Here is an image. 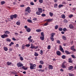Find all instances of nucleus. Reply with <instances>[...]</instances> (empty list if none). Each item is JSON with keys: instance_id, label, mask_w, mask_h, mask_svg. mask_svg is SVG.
<instances>
[{"instance_id": "obj_13", "label": "nucleus", "mask_w": 76, "mask_h": 76, "mask_svg": "<svg viewBox=\"0 0 76 76\" xmlns=\"http://www.w3.org/2000/svg\"><path fill=\"white\" fill-rule=\"evenodd\" d=\"M4 34H10V32L8 31H7L5 32Z\"/></svg>"}, {"instance_id": "obj_27", "label": "nucleus", "mask_w": 76, "mask_h": 76, "mask_svg": "<svg viewBox=\"0 0 76 76\" xmlns=\"http://www.w3.org/2000/svg\"><path fill=\"white\" fill-rule=\"evenodd\" d=\"M25 45H23L22 46L21 48L22 49V50H24V49H25Z\"/></svg>"}, {"instance_id": "obj_49", "label": "nucleus", "mask_w": 76, "mask_h": 76, "mask_svg": "<svg viewBox=\"0 0 76 76\" xmlns=\"http://www.w3.org/2000/svg\"><path fill=\"white\" fill-rule=\"evenodd\" d=\"M69 76H74V75L73 74H71L69 73Z\"/></svg>"}, {"instance_id": "obj_36", "label": "nucleus", "mask_w": 76, "mask_h": 76, "mask_svg": "<svg viewBox=\"0 0 76 76\" xmlns=\"http://www.w3.org/2000/svg\"><path fill=\"white\" fill-rule=\"evenodd\" d=\"M20 60H21V61H22L23 60V57L22 56H20Z\"/></svg>"}, {"instance_id": "obj_33", "label": "nucleus", "mask_w": 76, "mask_h": 76, "mask_svg": "<svg viewBox=\"0 0 76 76\" xmlns=\"http://www.w3.org/2000/svg\"><path fill=\"white\" fill-rule=\"evenodd\" d=\"M49 15L51 17H52L53 16V13L51 12H49Z\"/></svg>"}, {"instance_id": "obj_10", "label": "nucleus", "mask_w": 76, "mask_h": 76, "mask_svg": "<svg viewBox=\"0 0 76 76\" xmlns=\"http://www.w3.org/2000/svg\"><path fill=\"white\" fill-rule=\"evenodd\" d=\"M71 50L73 51H76V49L74 48V46H72L71 48Z\"/></svg>"}, {"instance_id": "obj_29", "label": "nucleus", "mask_w": 76, "mask_h": 76, "mask_svg": "<svg viewBox=\"0 0 76 76\" xmlns=\"http://www.w3.org/2000/svg\"><path fill=\"white\" fill-rule=\"evenodd\" d=\"M57 6H58L57 4H54V7H55V8H57Z\"/></svg>"}, {"instance_id": "obj_58", "label": "nucleus", "mask_w": 76, "mask_h": 76, "mask_svg": "<svg viewBox=\"0 0 76 76\" xmlns=\"http://www.w3.org/2000/svg\"><path fill=\"white\" fill-rule=\"evenodd\" d=\"M30 48H31V49H34V48H35V46H33L31 47Z\"/></svg>"}, {"instance_id": "obj_11", "label": "nucleus", "mask_w": 76, "mask_h": 76, "mask_svg": "<svg viewBox=\"0 0 76 76\" xmlns=\"http://www.w3.org/2000/svg\"><path fill=\"white\" fill-rule=\"evenodd\" d=\"M44 36H40V39L42 41H44Z\"/></svg>"}, {"instance_id": "obj_46", "label": "nucleus", "mask_w": 76, "mask_h": 76, "mask_svg": "<svg viewBox=\"0 0 76 76\" xmlns=\"http://www.w3.org/2000/svg\"><path fill=\"white\" fill-rule=\"evenodd\" d=\"M64 23H67L68 22V21H67V20L66 19H64Z\"/></svg>"}, {"instance_id": "obj_39", "label": "nucleus", "mask_w": 76, "mask_h": 76, "mask_svg": "<svg viewBox=\"0 0 76 76\" xmlns=\"http://www.w3.org/2000/svg\"><path fill=\"white\" fill-rule=\"evenodd\" d=\"M4 35L5 38H7L9 37V36H8V35H7V34H4Z\"/></svg>"}, {"instance_id": "obj_16", "label": "nucleus", "mask_w": 76, "mask_h": 76, "mask_svg": "<svg viewBox=\"0 0 76 76\" xmlns=\"http://www.w3.org/2000/svg\"><path fill=\"white\" fill-rule=\"evenodd\" d=\"M73 68V66H70L68 68V69L69 70H72Z\"/></svg>"}, {"instance_id": "obj_41", "label": "nucleus", "mask_w": 76, "mask_h": 76, "mask_svg": "<svg viewBox=\"0 0 76 76\" xmlns=\"http://www.w3.org/2000/svg\"><path fill=\"white\" fill-rule=\"evenodd\" d=\"M58 31H63V28H59Z\"/></svg>"}, {"instance_id": "obj_48", "label": "nucleus", "mask_w": 76, "mask_h": 76, "mask_svg": "<svg viewBox=\"0 0 76 76\" xmlns=\"http://www.w3.org/2000/svg\"><path fill=\"white\" fill-rule=\"evenodd\" d=\"M27 22H29V23H32V20H28Z\"/></svg>"}, {"instance_id": "obj_5", "label": "nucleus", "mask_w": 76, "mask_h": 76, "mask_svg": "<svg viewBox=\"0 0 76 76\" xmlns=\"http://www.w3.org/2000/svg\"><path fill=\"white\" fill-rule=\"evenodd\" d=\"M69 27L70 29H72L74 28V26H73V25L72 24H71L69 25Z\"/></svg>"}, {"instance_id": "obj_24", "label": "nucleus", "mask_w": 76, "mask_h": 76, "mask_svg": "<svg viewBox=\"0 0 76 76\" xmlns=\"http://www.w3.org/2000/svg\"><path fill=\"white\" fill-rule=\"evenodd\" d=\"M62 39H64V40H66V37L64 36H62Z\"/></svg>"}, {"instance_id": "obj_6", "label": "nucleus", "mask_w": 76, "mask_h": 76, "mask_svg": "<svg viewBox=\"0 0 76 76\" xmlns=\"http://www.w3.org/2000/svg\"><path fill=\"white\" fill-rule=\"evenodd\" d=\"M48 68L49 70H50V69L52 70V69H53V66L52 65H49Z\"/></svg>"}, {"instance_id": "obj_55", "label": "nucleus", "mask_w": 76, "mask_h": 76, "mask_svg": "<svg viewBox=\"0 0 76 76\" xmlns=\"http://www.w3.org/2000/svg\"><path fill=\"white\" fill-rule=\"evenodd\" d=\"M39 68H40V69H41V68H42V66L41 65H39Z\"/></svg>"}, {"instance_id": "obj_35", "label": "nucleus", "mask_w": 76, "mask_h": 76, "mask_svg": "<svg viewBox=\"0 0 76 76\" xmlns=\"http://www.w3.org/2000/svg\"><path fill=\"white\" fill-rule=\"evenodd\" d=\"M61 18H63V19H65V15H61Z\"/></svg>"}, {"instance_id": "obj_50", "label": "nucleus", "mask_w": 76, "mask_h": 76, "mask_svg": "<svg viewBox=\"0 0 76 76\" xmlns=\"http://www.w3.org/2000/svg\"><path fill=\"white\" fill-rule=\"evenodd\" d=\"M39 2L40 3H43V0H39Z\"/></svg>"}, {"instance_id": "obj_28", "label": "nucleus", "mask_w": 76, "mask_h": 76, "mask_svg": "<svg viewBox=\"0 0 76 76\" xmlns=\"http://www.w3.org/2000/svg\"><path fill=\"white\" fill-rule=\"evenodd\" d=\"M56 34L54 33H52L51 34V37H54V35Z\"/></svg>"}, {"instance_id": "obj_26", "label": "nucleus", "mask_w": 76, "mask_h": 76, "mask_svg": "<svg viewBox=\"0 0 76 76\" xmlns=\"http://www.w3.org/2000/svg\"><path fill=\"white\" fill-rule=\"evenodd\" d=\"M53 38L54 37H50V39L52 41H54V39Z\"/></svg>"}, {"instance_id": "obj_9", "label": "nucleus", "mask_w": 76, "mask_h": 76, "mask_svg": "<svg viewBox=\"0 0 76 76\" xmlns=\"http://www.w3.org/2000/svg\"><path fill=\"white\" fill-rule=\"evenodd\" d=\"M38 10L40 13H42V9L40 8H38Z\"/></svg>"}, {"instance_id": "obj_63", "label": "nucleus", "mask_w": 76, "mask_h": 76, "mask_svg": "<svg viewBox=\"0 0 76 76\" xmlns=\"http://www.w3.org/2000/svg\"><path fill=\"white\" fill-rule=\"evenodd\" d=\"M73 15H69V17L70 18H71L73 17Z\"/></svg>"}, {"instance_id": "obj_3", "label": "nucleus", "mask_w": 76, "mask_h": 76, "mask_svg": "<svg viewBox=\"0 0 76 76\" xmlns=\"http://www.w3.org/2000/svg\"><path fill=\"white\" fill-rule=\"evenodd\" d=\"M30 69H35V67H36V65L32 64H30Z\"/></svg>"}, {"instance_id": "obj_45", "label": "nucleus", "mask_w": 76, "mask_h": 76, "mask_svg": "<svg viewBox=\"0 0 76 76\" xmlns=\"http://www.w3.org/2000/svg\"><path fill=\"white\" fill-rule=\"evenodd\" d=\"M22 69H24V70H27L28 68H25V66H23L22 67Z\"/></svg>"}, {"instance_id": "obj_56", "label": "nucleus", "mask_w": 76, "mask_h": 76, "mask_svg": "<svg viewBox=\"0 0 76 76\" xmlns=\"http://www.w3.org/2000/svg\"><path fill=\"white\" fill-rule=\"evenodd\" d=\"M31 38H32V36H29V37L28 38V40H30V39H31Z\"/></svg>"}, {"instance_id": "obj_22", "label": "nucleus", "mask_w": 76, "mask_h": 76, "mask_svg": "<svg viewBox=\"0 0 76 76\" xmlns=\"http://www.w3.org/2000/svg\"><path fill=\"white\" fill-rule=\"evenodd\" d=\"M46 21H47V22H51L52 20L51 19H47L45 20Z\"/></svg>"}, {"instance_id": "obj_47", "label": "nucleus", "mask_w": 76, "mask_h": 76, "mask_svg": "<svg viewBox=\"0 0 76 76\" xmlns=\"http://www.w3.org/2000/svg\"><path fill=\"white\" fill-rule=\"evenodd\" d=\"M41 35L42 36H44V32H41Z\"/></svg>"}, {"instance_id": "obj_14", "label": "nucleus", "mask_w": 76, "mask_h": 76, "mask_svg": "<svg viewBox=\"0 0 76 76\" xmlns=\"http://www.w3.org/2000/svg\"><path fill=\"white\" fill-rule=\"evenodd\" d=\"M36 31L37 32H41V31H42V30L41 29H37L36 30Z\"/></svg>"}, {"instance_id": "obj_62", "label": "nucleus", "mask_w": 76, "mask_h": 76, "mask_svg": "<svg viewBox=\"0 0 76 76\" xmlns=\"http://www.w3.org/2000/svg\"><path fill=\"white\" fill-rule=\"evenodd\" d=\"M12 40H13V41H16V39L15 37H13L12 38Z\"/></svg>"}, {"instance_id": "obj_19", "label": "nucleus", "mask_w": 76, "mask_h": 76, "mask_svg": "<svg viewBox=\"0 0 76 76\" xmlns=\"http://www.w3.org/2000/svg\"><path fill=\"white\" fill-rule=\"evenodd\" d=\"M38 71L39 72H44L45 70L44 69H39L38 70Z\"/></svg>"}, {"instance_id": "obj_8", "label": "nucleus", "mask_w": 76, "mask_h": 76, "mask_svg": "<svg viewBox=\"0 0 76 76\" xmlns=\"http://www.w3.org/2000/svg\"><path fill=\"white\" fill-rule=\"evenodd\" d=\"M56 53L58 56H61V52H60V51L58 50L56 52Z\"/></svg>"}, {"instance_id": "obj_31", "label": "nucleus", "mask_w": 76, "mask_h": 76, "mask_svg": "<svg viewBox=\"0 0 76 76\" xmlns=\"http://www.w3.org/2000/svg\"><path fill=\"white\" fill-rule=\"evenodd\" d=\"M34 56L36 57H37V56H38V54L37 53V52H35L34 53Z\"/></svg>"}, {"instance_id": "obj_30", "label": "nucleus", "mask_w": 76, "mask_h": 76, "mask_svg": "<svg viewBox=\"0 0 76 76\" xmlns=\"http://www.w3.org/2000/svg\"><path fill=\"white\" fill-rule=\"evenodd\" d=\"M14 44V43L13 42H11V43L9 44V46L11 47L12 46V45H13Z\"/></svg>"}, {"instance_id": "obj_18", "label": "nucleus", "mask_w": 76, "mask_h": 76, "mask_svg": "<svg viewBox=\"0 0 76 76\" xmlns=\"http://www.w3.org/2000/svg\"><path fill=\"white\" fill-rule=\"evenodd\" d=\"M31 8H30V7H28L25 10V11L26 12H27L28 10H30V9Z\"/></svg>"}, {"instance_id": "obj_44", "label": "nucleus", "mask_w": 76, "mask_h": 76, "mask_svg": "<svg viewBox=\"0 0 76 76\" xmlns=\"http://www.w3.org/2000/svg\"><path fill=\"white\" fill-rule=\"evenodd\" d=\"M1 4L2 5H3V4H5V1H2L1 2Z\"/></svg>"}, {"instance_id": "obj_43", "label": "nucleus", "mask_w": 76, "mask_h": 76, "mask_svg": "<svg viewBox=\"0 0 76 76\" xmlns=\"http://www.w3.org/2000/svg\"><path fill=\"white\" fill-rule=\"evenodd\" d=\"M62 31H63L64 32H66V31H67V29L66 28H64L62 30Z\"/></svg>"}, {"instance_id": "obj_59", "label": "nucleus", "mask_w": 76, "mask_h": 76, "mask_svg": "<svg viewBox=\"0 0 76 76\" xmlns=\"http://www.w3.org/2000/svg\"><path fill=\"white\" fill-rule=\"evenodd\" d=\"M26 47H30V45L29 44H28L26 45H25Z\"/></svg>"}, {"instance_id": "obj_37", "label": "nucleus", "mask_w": 76, "mask_h": 76, "mask_svg": "<svg viewBox=\"0 0 76 76\" xmlns=\"http://www.w3.org/2000/svg\"><path fill=\"white\" fill-rule=\"evenodd\" d=\"M6 40L8 42H10L11 41V39L8 38L6 39Z\"/></svg>"}, {"instance_id": "obj_4", "label": "nucleus", "mask_w": 76, "mask_h": 76, "mask_svg": "<svg viewBox=\"0 0 76 76\" xmlns=\"http://www.w3.org/2000/svg\"><path fill=\"white\" fill-rule=\"evenodd\" d=\"M59 50H60L61 51L62 53H64V49H63V48H62L61 45L59 46Z\"/></svg>"}, {"instance_id": "obj_42", "label": "nucleus", "mask_w": 76, "mask_h": 76, "mask_svg": "<svg viewBox=\"0 0 76 76\" xmlns=\"http://www.w3.org/2000/svg\"><path fill=\"white\" fill-rule=\"evenodd\" d=\"M48 25V22H47L46 23H45V24L43 25V26H47Z\"/></svg>"}, {"instance_id": "obj_17", "label": "nucleus", "mask_w": 76, "mask_h": 76, "mask_svg": "<svg viewBox=\"0 0 76 76\" xmlns=\"http://www.w3.org/2000/svg\"><path fill=\"white\" fill-rule=\"evenodd\" d=\"M4 49L5 51H7V50H8V49L6 47H4Z\"/></svg>"}, {"instance_id": "obj_38", "label": "nucleus", "mask_w": 76, "mask_h": 76, "mask_svg": "<svg viewBox=\"0 0 76 76\" xmlns=\"http://www.w3.org/2000/svg\"><path fill=\"white\" fill-rule=\"evenodd\" d=\"M16 24L17 25H20V22L19 21H17L16 23Z\"/></svg>"}, {"instance_id": "obj_57", "label": "nucleus", "mask_w": 76, "mask_h": 76, "mask_svg": "<svg viewBox=\"0 0 76 76\" xmlns=\"http://www.w3.org/2000/svg\"><path fill=\"white\" fill-rule=\"evenodd\" d=\"M48 49H50L51 48V46L50 45H48L47 47Z\"/></svg>"}, {"instance_id": "obj_61", "label": "nucleus", "mask_w": 76, "mask_h": 76, "mask_svg": "<svg viewBox=\"0 0 76 76\" xmlns=\"http://www.w3.org/2000/svg\"><path fill=\"white\" fill-rule=\"evenodd\" d=\"M30 4L31 5H32V6H34V3L33 2H31Z\"/></svg>"}, {"instance_id": "obj_53", "label": "nucleus", "mask_w": 76, "mask_h": 76, "mask_svg": "<svg viewBox=\"0 0 76 76\" xmlns=\"http://www.w3.org/2000/svg\"><path fill=\"white\" fill-rule=\"evenodd\" d=\"M43 17H45V16H46L45 14H42L41 15Z\"/></svg>"}, {"instance_id": "obj_34", "label": "nucleus", "mask_w": 76, "mask_h": 76, "mask_svg": "<svg viewBox=\"0 0 76 76\" xmlns=\"http://www.w3.org/2000/svg\"><path fill=\"white\" fill-rule=\"evenodd\" d=\"M58 26L57 25L55 26V29H58Z\"/></svg>"}, {"instance_id": "obj_23", "label": "nucleus", "mask_w": 76, "mask_h": 76, "mask_svg": "<svg viewBox=\"0 0 76 76\" xmlns=\"http://www.w3.org/2000/svg\"><path fill=\"white\" fill-rule=\"evenodd\" d=\"M65 53L66 54H70V52H69L67 50L65 51Z\"/></svg>"}, {"instance_id": "obj_60", "label": "nucleus", "mask_w": 76, "mask_h": 76, "mask_svg": "<svg viewBox=\"0 0 76 76\" xmlns=\"http://www.w3.org/2000/svg\"><path fill=\"white\" fill-rule=\"evenodd\" d=\"M1 37L2 38H5L4 34L1 36Z\"/></svg>"}, {"instance_id": "obj_12", "label": "nucleus", "mask_w": 76, "mask_h": 76, "mask_svg": "<svg viewBox=\"0 0 76 76\" xmlns=\"http://www.w3.org/2000/svg\"><path fill=\"white\" fill-rule=\"evenodd\" d=\"M26 31L28 32H30L31 31V29L29 28H26Z\"/></svg>"}, {"instance_id": "obj_15", "label": "nucleus", "mask_w": 76, "mask_h": 76, "mask_svg": "<svg viewBox=\"0 0 76 76\" xmlns=\"http://www.w3.org/2000/svg\"><path fill=\"white\" fill-rule=\"evenodd\" d=\"M68 60H69V63H72V62H73V61L72 60V58H69L68 59Z\"/></svg>"}, {"instance_id": "obj_25", "label": "nucleus", "mask_w": 76, "mask_h": 76, "mask_svg": "<svg viewBox=\"0 0 76 76\" xmlns=\"http://www.w3.org/2000/svg\"><path fill=\"white\" fill-rule=\"evenodd\" d=\"M36 15H41V12L37 11L36 12Z\"/></svg>"}, {"instance_id": "obj_51", "label": "nucleus", "mask_w": 76, "mask_h": 76, "mask_svg": "<svg viewBox=\"0 0 76 76\" xmlns=\"http://www.w3.org/2000/svg\"><path fill=\"white\" fill-rule=\"evenodd\" d=\"M56 43L58 44H60V41L59 40H57L56 41Z\"/></svg>"}, {"instance_id": "obj_64", "label": "nucleus", "mask_w": 76, "mask_h": 76, "mask_svg": "<svg viewBox=\"0 0 76 76\" xmlns=\"http://www.w3.org/2000/svg\"><path fill=\"white\" fill-rule=\"evenodd\" d=\"M12 50L13 49H12V48H10L9 49V51H12Z\"/></svg>"}, {"instance_id": "obj_7", "label": "nucleus", "mask_w": 76, "mask_h": 76, "mask_svg": "<svg viewBox=\"0 0 76 76\" xmlns=\"http://www.w3.org/2000/svg\"><path fill=\"white\" fill-rule=\"evenodd\" d=\"M17 66H18V67H22L23 66V64L20 62H19L17 64Z\"/></svg>"}, {"instance_id": "obj_52", "label": "nucleus", "mask_w": 76, "mask_h": 76, "mask_svg": "<svg viewBox=\"0 0 76 76\" xmlns=\"http://www.w3.org/2000/svg\"><path fill=\"white\" fill-rule=\"evenodd\" d=\"M71 56L73 58H76V57L75 56H74V55H71Z\"/></svg>"}, {"instance_id": "obj_21", "label": "nucleus", "mask_w": 76, "mask_h": 76, "mask_svg": "<svg viewBox=\"0 0 76 76\" xmlns=\"http://www.w3.org/2000/svg\"><path fill=\"white\" fill-rule=\"evenodd\" d=\"M63 6H64V5H63L60 4V5H59L58 7V8L59 9H60V8H61V7H63Z\"/></svg>"}, {"instance_id": "obj_2", "label": "nucleus", "mask_w": 76, "mask_h": 76, "mask_svg": "<svg viewBox=\"0 0 76 76\" xmlns=\"http://www.w3.org/2000/svg\"><path fill=\"white\" fill-rule=\"evenodd\" d=\"M67 65V64L66 63V62L64 61L63 62V63L61 64V67L64 69V68H66V66Z\"/></svg>"}, {"instance_id": "obj_40", "label": "nucleus", "mask_w": 76, "mask_h": 76, "mask_svg": "<svg viewBox=\"0 0 76 76\" xmlns=\"http://www.w3.org/2000/svg\"><path fill=\"white\" fill-rule=\"evenodd\" d=\"M39 63L41 64H44V63L42 61H39Z\"/></svg>"}, {"instance_id": "obj_20", "label": "nucleus", "mask_w": 76, "mask_h": 76, "mask_svg": "<svg viewBox=\"0 0 76 76\" xmlns=\"http://www.w3.org/2000/svg\"><path fill=\"white\" fill-rule=\"evenodd\" d=\"M7 64L8 66H10V65H11L12 64V62H7Z\"/></svg>"}, {"instance_id": "obj_32", "label": "nucleus", "mask_w": 76, "mask_h": 76, "mask_svg": "<svg viewBox=\"0 0 76 76\" xmlns=\"http://www.w3.org/2000/svg\"><path fill=\"white\" fill-rule=\"evenodd\" d=\"M61 58L63 59H65L66 58V56L63 55L62 56Z\"/></svg>"}, {"instance_id": "obj_1", "label": "nucleus", "mask_w": 76, "mask_h": 76, "mask_svg": "<svg viewBox=\"0 0 76 76\" xmlns=\"http://www.w3.org/2000/svg\"><path fill=\"white\" fill-rule=\"evenodd\" d=\"M18 17V15L16 14H15L14 15H12L10 16V18L11 20H13V18H15V19H16V18Z\"/></svg>"}, {"instance_id": "obj_54", "label": "nucleus", "mask_w": 76, "mask_h": 76, "mask_svg": "<svg viewBox=\"0 0 76 76\" xmlns=\"http://www.w3.org/2000/svg\"><path fill=\"white\" fill-rule=\"evenodd\" d=\"M40 52V54H41V55H42V54H43V51H42V50H41Z\"/></svg>"}]
</instances>
